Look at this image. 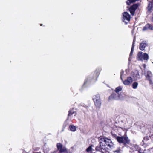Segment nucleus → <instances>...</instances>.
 I'll list each match as a JSON object with an SVG mask.
<instances>
[{
  "instance_id": "nucleus-27",
  "label": "nucleus",
  "mask_w": 153,
  "mask_h": 153,
  "mask_svg": "<svg viewBox=\"0 0 153 153\" xmlns=\"http://www.w3.org/2000/svg\"><path fill=\"white\" fill-rule=\"evenodd\" d=\"M135 147H136V148H137V149H138V146H137V145H136V146H135Z\"/></svg>"
},
{
  "instance_id": "nucleus-31",
  "label": "nucleus",
  "mask_w": 153,
  "mask_h": 153,
  "mask_svg": "<svg viewBox=\"0 0 153 153\" xmlns=\"http://www.w3.org/2000/svg\"><path fill=\"white\" fill-rule=\"evenodd\" d=\"M40 25L41 26H42L43 25V24H40Z\"/></svg>"
},
{
  "instance_id": "nucleus-18",
  "label": "nucleus",
  "mask_w": 153,
  "mask_h": 153,
  "mask_svg": "<svg viewBox=\"0 0 153 153\" xmlns=\"http://www.w3.org/2000/svg\"><path fill=\"white\" fill-rule=\"evenodd\" d=\"M122 89V88L121 86H118L116 88L115 90V91L117 93L121 91Z\"/></svg>"
},
{
  "instance_id": "nucleus-30",
  "label": "nucleus",
  "mask_w": 153,
  "mask_h": 153,
  "mask_svg": "<svg viewBox=\"0 0 153 153\" xmlns=\"http://www.w3.org/2000/svg\"><path fill=\"white\" fill-rule=\"evenodd\" d=\"M151 137L153 139V134H152L151 135Z\"/></svg>"
},
{
  "instance_id": "nucleus-25",
  "label": "nucleus",
  "mask_w": 153,
  "mask_h": 153,
  "mask_svg": "<svg viewBox=\"0 0 153 153\" xmlns=\"http://www.w3.org/2000/svg\"><path fill=\"white\" fill-rule=\"evenodd\" d=\"M150 5L149 4L148 7V9L149 10H151L152 8V6L150 7Z\"/></svg>"
},
{
  "instance_id": "nucleus-28",
  "label": "nucleus",
  "mask_w": 153,
  "mask_h": 153,
  "mask_svg": "<svg viewBox=\"0 0 153 153\" xmlns=\"http://www.w3.org/2000/svg\"><path fill=\"white\" fill-rule=\"evenodd\" d=\"M95 153V152H92V151H91L90 153Z\"/></svg>"
},
{
  "instance_id": "nucleus-5",
  "label": "nucleus",
  "mask_w": 153,
  "mask_h": 153,
  "mask_svg": "<svg viewBox=\"0 0 153 153\" xmlns=\"http://www.w3.org/2000/svg\"><path fill=\"white\" fill-rule=\"evenodd\" d=\"M102 142L100 141L99 145L95 148L96 151H99L102 153H105L106 151L105 146L102 144Z\"/></svg>"
},
{
  "instance_id": "nucleus-15",
  "label": "nucleus",
  "mask_w": 153,
  "mask_h": 153,
  "mask_svg": "<svg viewBox=\"0 0 153 153\" xmlns=\"http://www.w3.org/2000/svg\"><path fill=\"white\" fill-rule=\"evenodd\" d=\"M133 76L136 79H140V76L138 71L133 73Z\"/></svg>"
},
{
  "instance_id": "nucleus-12",
  "label": "nucleus",
  "mask_w": 153,
  "mask_h": 153,
  "mask_svg": "<svg viewBox=\"0 0 153 153\" xmlns=\"http://www.w3.org/2000/svg\"><path fill=\"white\" fill-rule=\"evenodd\" d=\"M153 30V25L149 23L147 24L145 26L143 27L142 30L143 31H145L147 30Z\"/></svg>"
},
{
  "instance_id": "nucleus-9",
  "label": "nucleus",
  "mask_w": 153,
  "mask_h": 153,
  "mask_svg": "<svg viewBox=\"0 0 153 153\" xmlns=\"http://www.w3.org/2000/svg\"><path fill=\"white\" fill-rule=\"evenodd\" d=\"M138 7V5L137 4H133L129 8V11L132 16L134 15L135 11Z\"/></svg>"
},
{
  "instance_id": "nucleus-16",
  "label": "nucleus",
  "mask_w": 153,
  "mask_h": 153,
  "mask_svg": "<svg viewBox=\"0 0 153 153\" xmlns=\"http://www.w3.org/2000/svg\"><path fill=\"white\" fill-rule=\"evenodd\" d=\"M75 112L74 111V109L73 108L70 110L68 111V118L69 117L71 116V115H73Z\"/></svg>"
},
{
  "instance_id": "nucleus-21",
  "label": "nucleus",
  "mask_w": 153,
  "mask_h": 153,
  "mask_svg": "<svg viewBox=\"0 0 153 153\" xmlns=\"http://www.w3.org/2000/svg\"><path fill=\"white\" fill-rule=\"evenodd\" d=\"M92 149L91 146H90L86 150L87 152H89L91 151Z\"/></svg>"
},
{
  "instance_id": "nucleus-26",
  "label": "nucleus",
  "mask_w": 153,
  "mask_h": 153,
  "mask_svg": "<svg viewBox=\"0 0 153 153\" xmlns=\"http://www.w3.org/2000/svg\"><path fill=\"white\" fill-rule=\"evenodd\" d=\"M148 140V139H147V137H145L144 138V140Z\"/></svg>"
},
{
  "instance_id": "nucleus-24",
  "label": "nucleus",
  "mask_w": 153,
  "mask_h": 153,
  "mask_svg": "<svg viewBox=\"0 0 153 153\" xmlns=\"http://www.w3.org/2000/svg\"><path fill=\"white\" fill-rule=\"evenodd\" d=\"M141 149L139 148L138 150V153H145L144 152H141Z\"/></svg>"
},
{
  "instance_id": "nucleus-29",
  "label": "nucleus",
  "mask_w": 153,
  "mask_h": 153,
  "mask_svg": "<svg viewBox=\"0 0 153 153\" xmlns=\"http://www.w3.org/2000/svg\"><path fill=\"white\" fill-rule=\"evenodd\" d=\"M119 128H121V129H122V130H123V128H122V127H119Z\"/></svg>"
},
{
  "instance_id": "nucleus-4",
  "label": "nucleus",
  "mask_w": 153,
  "mask_h": 153,
  "mask_svg": "<svg viewBox=\"0 0 153 153\" xmlns=\"http://www.w3.org/2000/svg\"><path fill=\"white\" fill-rule=\"evenodd\" d=\"M101 69L99 68H97L93 74L91 75V80L95 82L97 80V79L100 74Z\"/></svg>"
},
{
  "instance_id": "nucleus-17",
  "label": "nucleus",
  "mask_w": 153,
  "mask_h": 153,
  "mask_svg": "<svg viewBox=\"0 0 153 153\" xmlns=\"http://www.w3.org/2000/svg\"><path fill=\"white\" fill-rule=\"evenodd\" d=\"M70 130L72 131H74L76 130V127L73 125H71L69 126Z\"/></svg>"
},
{
  "instance_id": "nucleus-22",
  "label": "nucleus",
  "mask_w": 153,
  "mask_h": 153,
  "mask_svg": "<svg viewBox=\"0 0 153 153\" xmlns=\"http://www.w3.org/2000/svg\"><path fill=\"white\" fill-rule=\"evenodd\" d=\"M112 136L113 137L116 138L117 140V137H119V136H117V135L115 134H112Z\"/></svg>"
},
{
  "instance_id": "nucleus-19",
  "label": "nucleus",
  "mask_w": 153,
  "mask_h": 153,
  "mask_svg": "<svg viewBox=\"0 0 153 153\" xmlns=\"http://www.w3.org/2000/svg\"><path fill=\"white\" fill-rule=\"evenodd\" d=\"M138 85V83L137 82H134L133 83L132 87L133 89H136Z\"/></svg>"
},
{
  "instance_id": "nucleus-20",
  "label": "nucleus",
  "mask_w": 153,
  "mask_h": 153,
  "mask_svg": "<svg viewBox=\"0 0 153 153\" xmlns=\"http://www.w3.org/2000/svg\"><path fill=\"white\" fill-rule=\"evenodd\" d=\"M134 47H132L131 49V51L130 53L129 56L130 57L133 54V53L134 50Z\"/></svg>"
},
{
  "instance_id": "nucleus-32",
  "label": "nucleus",
  "mask_w": 153,
  "mask_h": 153,
  "mask_svg": "<svg viewBox=\"0 0 153 153\" xmlns=\"http://www.w3.org/2000/svg\"><path fill=\"white\" fill-rule=\"evenodd\" d=\"M152 21L153 22V17L152 18Z\"/></svg>"
},
{
  "instance_id": "nucleus-11",
  "label": "nucleus",
  "mask_w": 153,
  "mask_h": 153,
  "mask_svg": "<svg viewBox=\"0 0 153 153\" xmlns=\"http://www.w3.org/2000/svg\"><path fill=\"white\" fill-rule=\"evenodd\" d=\"M121 79L122 80L123 84L125 85H128L131 84L133 81L132 78L130 76L127 77V79L123 80L122 77H120Z\"/></svg>"
},
{
  "instance_id": "nucleus-23",
  "label": "nucleus",
  "mask_w": 153,
  "mask_h": 153,
  "mask_svg": "<svg viewBox=\"0 0 153 153\" xmlns=\"http://www.w3.org/2000/svg\"><path fill=\"white\" fill-rule=\"evenodd\" d=\"M135 38L134 37L133 39V43H132V47H134V44H135Z\"/></svg>"
},
{
  "instance_id": "nucleus-6",
  "label": "nucleus",
  "mask_w": 153,
  "mask_h": 153,
  "mask_svg": "<svg viewBox=\"0 0 153 153\" xmlns=\"http://www.w3.org/2000/svg\"><path fill=\"white\" fill-rule=\"evenodd\" d=\"M100 140L101 142L103 141L106 144V145L110 148L113 146V143L112 142L111 139H108L105 137H100Z\"/></svg>"
},
{
  "instance_id": "nucleus-10",
  "label": "nucleus",
  "mask_w": 153,
  "mask_h": 153,
  "mask_svg": "<svg viewBox=\"0 0 153 153\" xmlns=\"http://www.w3.org/2000/svg\"><path fill=\"white\" fill-rule=\"evenodd\" d=\"M145 76L146 78L149 81L150 84L152 85L153 82L152 80V78L153 75L151 72L150 71H148Z\"/></svg>"
},
{
  "instance_id": "nucleus-7",
  "label": "nucleus",
  "mask_w": 153,
  "mask_h": 153,
  "mask_svg": "<svg viewBox=\"0 0 153 153\" xmlns=\"http://www.w3.org/2000/svg\"><path fill=\"white\" fill-rule=\"evenodd\" d=\"M56 146L59 153H68L67 148L60 143H58L56 144Z\"/></svg>"
},
{
  "instance_id": "nucleus-1",
  "label": "nucleus",
  "mask_w": 153,
  "mask_h": 153,
  "mask_svg": "<svg viewBox=\"0 0 153 153\" xmlns=\"http://www.w3.org/2000/svg\"><path fill=\"white\" fill-rule=\"evenodd\" d=\"M117 141L120 144H122L125 146H126L130 143V140L127 137L126 133L123 136L118 137L117 138Z\"/></svg>"
},
{
  "instance_id": "nucleus-2",
  "label": "nucleus",
  "mask_w": 153,
  "mask_h": 153,
  "mask_svg": "<svg viewBox=\"0 0 153 153\" xmlns=\"http://www.w3.org/2000/svg\"><path fill=\"white\" fill-rule=\"evenodd\" d=\"M93 100L94 103V105L97 108H100L101 105V100L99 94L94 95L93 97Z\"/></svg>"
},
{
  "instance_id": "nucleus-3",
  "label": "nucleus",
  "mask_w": 153,
  "mask_h": 153,
  "mask_svg": "<svg viewBox=\"0 0 153 153\" xmlns=\"http://www.w3.org/2000/svg\"><path fill=\"white\" fill-rule=\"evenodd\" d=\"M131 16L130 15L126 12H123L122 14V20L126 25L130 21Z\"/></svg>"
},
{
  "instance_id": "nucleus-13",
  "label": "nucleus",
  "mask_w": 153,
  "mask_h": 153,
  "mask_svg": "<svg viewBox=\"0 0 153 153\" xmlns=\"http://www.w3.org/2000/svg\"><path fill=\"white\" fill-rule=\"evenodd\" d=\"M118 96V94L114 93H112L109 97V100L115 99Z\"/></svg>"
},
{
  "instance_id": "nucleus-8",
  "label": "nucleus",
  "mask_w": 153,
  "mask_h": 153,
  "mask_svg": "<svg viewBox=\"0 0 153 153\" xmlns=\"http://www.w3.org/2000/svg\"><path fill=\"white\" fill-rule=\"evenodd\" d=\"M137 56L138 60L141 61L147 60L149 58L148 55L147 53H145L142 54V52H139Z\"/></svg>"
},
{
  "instance_id": "nucleus-14",
  "label": "nucleus",
  "mask_w": 153,
  "mask_h": 153,
  "mask_svg": "<svg viewBox=\"0 0 153 153\" xmlns=\"http://www.w3.org/2000/svg\"><path fill=\"white\" fill-rule=\"evenodd\" d=\"M146 46V43L143 42H141L140 44L139 48L140 50H141L142 51L144 50L145 47Z\"/></svg>"
}]
</instances>
